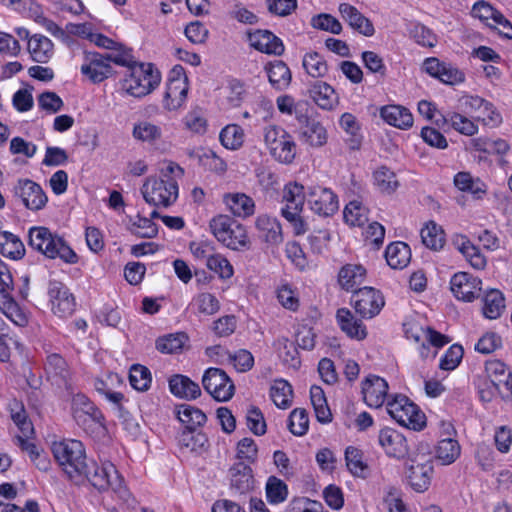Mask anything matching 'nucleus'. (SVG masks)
<instances>
[{
	"label": "nucleus",
	"mask_w": 512,
	"mask_h": 512,
	"mask_svg": "<svg viewBox=\"0 0 512 512\" xmlns=\"http://www.w3.org/2000/svg\"><path fill=\"white\" fill-rule=\"evenodd\" d=\"M183 175L182 167L174 162H169L165 168L161 169L158 177H148L145 180L141 188L144 200L156 207L171 206L178 198V180Z\"/></svg>",
	"instance_id": "obj_1"
},
{
	"label": "nucleus",
	"mask_w": 512,
	"mask_h": 512,
	"mask_svg": "<svg viewBox=\"0 0 512 512\" xmlns=\"http://www.w3.org/2000/svg\"><path fill=\"white\" fill-rule=\"evenodd\" d=\"M53 456L61 470L76 485L83 484V476L88 464L83 443L75 439L54 442L51 447Z\"/></svg>",
	"instance_id": "obj_2"
},
{
	"label": "nucleus",
	"mask_w": 512,
	"mask_h": 512,
	"mask_svg": "<svg viewBox=\"0 0 512 512\" xmlns=\"http://www.w3.org/2000/svg\"><path fill=\"white\" fill-rule=\"evenodd\" d=\"M28 244L47 258H59L65 263L75 264L78 256L67 242L47 227L35 226L29 229Z\"/></svg>",
	"instance_id": "obj_3"
},
{
	"label": "nucleus",
	"mask_w": 512,
	"mask_h": 512,
	"mask_svg": "<svg viewBox=\"0 0 512 512\" xmlns=\"http://www.w3.org/2000/svg\"><path fill=\"white\" fill-rule=\"evenodd\" d=\"M84 474L83 484L87 481L99 491L111 489L121 500L128 502L130 492L113 463L105 461L98 465L91 460L86 465Z\"/></svg>",
	"instance_id": "obj_4"
},
{
	"label": "nucleus",
	"mask_w": 512,
	"mask_h": 512,
	"mask_svg": "<svg viewBox=\"0 0 512 512\" xmlns=\"http://www.w3.org/2000/svg\"><path fill=\"white\" fill-rule=\"evenodd\" d=\"M161 81L160 72L151 63H138L127 70L122 89L133 97H143L155 90Z\"/></svg>",
	"instance_id": "obj_5"
},
{
	"label": "nucleus",
	"mask_w": 512,
	"mask_h": 512,
	"mask_svg": "<svg viewBox=\"0 0 512 512\" xmlns=\"http://www.w3.org/2000/svg\"><path fill=\"white\" fill-rule=\"evenodd\" d=\"M263 138L270 155L282 164H291L296 156V143L282 127L268 125L263 130Z\"/></svg>",
	"instance_id": "obj_6"
},
{
	"label": "nucleus",
	"mask_w": 512,
	"mask_h": 512,
	"mask_svg": "<svg viewBox=\"0 0 512 512\" xmlns=\"http://www.w3.org/2000/svg\"><path fill=\"white\" fill-rule=\"evenodd\" d=\"M388 414L400 425L419 431L425 426V415L404 395H395L387 400Z\"/></svg>",
	"instance_id": "obj_7"
},
{
	"label": "nucleus",
	"mask_w": 512,
	"mask_h": 512,
	"mask_svg": "<svg viewBox=\"0 0 512 512\" xmlns=\"http://www.w3.org/2000/svg\"><path fill=\"white\" fill-rule=\"evenodd\" d=\"M210 229L217 240L228 248L238 250L247 244L245 228L226 215L214 217Z\"/></svg>",
	"instance_id": "obj_8"
},
{
	"label": "nucleus",
	"mask_w": 512,
	"mask_h": 512,
	"mask_svg": "<svg viewBox=\"0 0 512 512\" xmlns=\"http://www.w3.org/2000/svg\"><path fill=\"white\" fill-rule=\"evenodd\" d=\"M189 90L188 78L184 68L176 65L169 73L166 90L163 98V106L168 111H175L181 108L187 99Z\"/></svg>",
	"instance_id": "obj_9"
},
{
	"label": "nucleus",
	"mask_w": 512,
	"mask_h": 512,
	"mask_svg": "<svg viewBox=\"0 0 512 512\" xmlns=\"http://www.w3.org/2000/svg\"><path fill=\"white\" fill-rule=\"evenodd\" d=\"M202 385L208 394L220 402L230 400L235 391L234 383L227 373L215 367L205 370L202 376Z\"/></svg>",
	"instance_id": "obj_10"
},
{
	"label": "nucleus",
	"mask_w": 512,
	"mask_h": 512,
	"mask_svg": "<svg viewBox=\"0 0 512 512\" xmlns=\"http://www.w3.org/2000/svg\"><path fill=\"white\" fill-rule=\"evenodd\" d=\"M307 203L311 211L322 217H329L338 211L337 195L329 188L310 186L307 190Z\"/></svg>",
	"instance_id": "obj_11"
},
{
	"label": "nucleus",
	"mask_w": 512,
	"mask_h": 512,
	"mask_svg": "<svg viewBox=\"0 0 512 512\" xmlns=\"http://www.w3.org/2000/svg\"><path fill=\"white\" fill-rule=\"evenodd\" d=\"M47 294L52 312L60 318H66L75 310V298L69 288L62 282L50 280Z\"/></svg>",
	"instance_id": "obj_12"
},
{
	"label": "nucleus",
	"mask_w": 512,
	"mask_h": 512,
	"mask_svg": "<svg viewBox=\"0 0 512 512\" xmlns=\"http://www.w3.org/2000/svg\"><path fill=\"white\" fill-rule=\"evenodd\" d=\"M355 311L365 319L378 315L384 307V297L380 291L372 287H363L356 290L352 296Z\"/></svg>",
	"instance_id": "obj_13"
},
{
	"label": "nucleus",
	"mask_w": 512,
	"mask_h": 512,
	"mask_svg": "<svg viewBox=\"0 0 512 512\" xmlns=\"http://www.w3.org/2000/svg\"><path fill=\"white\" fill-rule=\"evenodd\" d=\"M13 193L31 211L43 209L48 201L42 187L30 179H19L14 185Z\"/></svg>",
	"instance_id": "obj_14"
},
{
	"label": "nucleus",
	"mask_w": 512,
	"mask_h": 512,
	"mask_svg": "<svg viewBox=\"0 0 512 512\" xmlns=\"http://www.w3.org/2000/svg\"><path fill=\"white\" fill-rule=\"evenodd\" d=\"M71 411L73 419L81 427H86L89 421L104 426V415L85 394L77 393L72 397Z\"/></svg>",
	"instance_id": "obj_15"
},
{
	"label": "nucleus",
	"mask_w": 512,
	"mask_h": 512,
	"mask_svg": "<svg viewBox=\"0 0 512 512\" xmlns=\"http://www.w3.org/2000/svg\"><path fill=\"white\" fill-rule=\"evenodd\" d=\"M81 73L93 83H100L112 75L113 68L106 55L87 52L81 65Z\"/></svg>",
	"instance_id": "obj_16"
},
{
	"label": "nucleus",
	"mask_w": 512,
	"mask_h": 512,
	"mask_svg": "<svg viewBox=\"0 0 512 512\" xmlns=\"http://www.w3.org/2000/svg\"><path fill=\"white\" fill-rule=\"evenodd\" d=\"M423 70L430 76L448 85H456L465 80V74L457 67L449 63L440 62L434 57L427 58L424 61Z\"/></svg>",
	"instance_id": "obj_17"
},
{
	"label": "nucleus",
	"mask_w": 512,
	"mask_h": 512,
	"mask_svg": "<svg viewBox=\"0 0 512 512\" xmlns=\"http://www.w3.org/2000/svg\"><path fill=\"white\" fill-rule=\"evenodd\" d=\"M453 295L462 301L471 302L478 297L481 280L467 272H458L450 281Z\"/></svg>",
	"instance_id": "obj_18"
},
{
	"label": "nucleus",
	"mask_w": 512,
	"mask_h": 512,
	"mask_svg": "<svg viewBox=\"0 0 512 512\" xmlns=\"http://www.w3.org/2000/svg\"><path fill=\"white\" fill-rule=\"evenodd\" d=\"M378 442L389 457L403 459L409 453L407 437L395 429L380 430Z\"/></svg>",
	"instance_id": "obj_19"
},
{
	"label": "nucleus",
	"mask_w": 512,
	"mask_h": 512,
	"mask_svg": "<svg viewBox=\"0 0 512 512\" xmlns=\"http://www.w3.org/2000/svg\"><path fill=\"white\" fill-rule=\"evenodd\" d=\"M230 490L235 496L249 493L255 484L252 468L244 463L237 462L229 469Z\"/></svg>",
	"instance_id": "obj_20"
},
{
	"label": "nucleus",
	"mask_w": 512,
	"mask_h": 512,
	"mask_svg": "<svg viewBox=\"0 0 512 512\" xmlns=\"http://www.w3.org/2000/svg\"><path fill=\"white\" fill-rule=\"evenodd\" d=\"M387 393L388 383L379 376L369 375L362 382L363 399L369 407H381L389 399Z\"/></svg>",
	"instance_id": "obj_21"
},
{
	"label": "nucleus",
	"mask_w": 512,
	"mask_h": 512,
	"mask_svg": "<svg viewBox=\"0 0 512 512\" xmlns=\"http://www.w3.org/2000/svg\"><path fill=\"white\" fill-rule=\"evenodd\" d=\"M248 41L254 49L262 53L281 55L284 52L282 40L266 29H257L249 32Z\"/></svg>",
	"instance_id": "obj_22"
},
{
	"label": "nucleus",
	"mask_w": 512,
	"mask_h": 512,
	"mask_svg": "<svg viewBox=\"0 0 512 512\" xmlns=\"http://www.w3.org/2000/svg\"><path fill=\"white\" fill-rule=\"evenodd\" d=\"M433 473L431 461L425 462L412 461L408 467L406 476L409 484L416 492H424L428 489Z\"/></svg>",
	"instance_id": "obj_23"
},
{
	"label": "nucleus",
	"mask_w": 512,
	"mask_h": 512,
	"mask_svg": "<svg viewBox=\"0 0 512 512\" xmlns=\"http://www.w3.org/2000/svg\"><path fill=\"white\" fill-rule=\"evenodd\" d=\"M339 12L344 21H346L351 28L360 34L370 37L374 34L375 29L372 22L366 18L356 7L342 3L339 5Z\"/></svg>",
	"instance_id": "obj_24"
},
{
	"label": "nucleus",
	"mask_w": 512,
	"mask_h": 512,
	"mask_svg": "<svg viewBox=\"0 0 512 512\" xmlns=\"http://www.w3.org/2000/svg\"><path fill=\"white\" fill-rule=\"evenodd\" d=\"M259 237L269 245L278 246L283 242L282 226L280 222L266 214L259 215L255 222Z\"/></svg>",
	"instance_id": "obj_25"
},
{
	"label": "nucleus",
	"mask_w": 512,
	"mask_h": 512,
	"mask_svg": "<svg viewBox=\"0 0 512 512\" xmlns=\"http://www.w3.org/2000/svg\"><path fill=\"white\" fill-rule=\"evenodd\" d=\"M485 371L488 381L504 389L505 395L512 394V372L504 362L489 360L485 363Z\"/></svg>",
	"instance_id": "obj_26"
},
{
	"label": "nucleus",
	"mask_w": 512,
	"mask_h": 512,
	"mask_svg": "<svg viewBox=\"0 0 512 512\" xmlns=\"http://www.w3.org/2000/svg\"><path fill=\"white\" fill-rule=\"evenodd\" d=\"M170 392L181 399L193 400L201 395L198 383L182 374H175L168 381Z\"/></svg>",
	"instance_id": "obj_27"
},
{
	"label": "nucleus",
	"mask_w": 512,
	"mask_h": 512,
	"mask_svg": "<svg viewBox=\"0 0 512 512\" xmlns=\"http://www.w3.org/2000/svg\"><path fill=\"white\" fill-rule=\"evenodd\" d=\"M336 319L341 330L351 339L363 340L367 336L366 327L347 308L337 310Z\"/></svg>",
	"instance_id": "obj_28"
},
{
	"label": "nucleus",
	"mask_w": 512,
	"mask_h": 512,
	"mask_svg": "<svg viewBox=\"0 0 512 512\" xmlns=\"http://www.w3.org/2000/svg\"><path fill=\"white\" fill-rule=\"evenodd\" d=\"M380 116L387 124L399 129H408L413 125L411 112L400 105H387L382 107Z\"/></svg>",
	"instance_id": "obj_29"
},
{
	"label": "nucleus",
	"mask_w": 512,
	"mask_h": 512,
	"mask_svg": "<svg viewBox=\"0 0 512 512\" xmlns=\"http://www.w3.org/2000/svg\"><path fill=\"white\" fill-rule=\"evenodd\" d=\"M175 415L190 432H193L198 427L204 425L207 420V417L202 410L186 403L175 407Z\"/></svg>",
	"instance_id": "obj_30"
},
{
	"label": "nucleus",
	"mask_w": 512,
	"mask_h": 512,
	"mask_svg": "<svg viewBox=\"0 0 512 512\" xmlns=\"http://www.w3.org/2000/svg\"><path fill=\"white\" fill-rule=\"evenodd\" d=\"M7 409L10 413L11 420L18 427L21 434L25 437H30L34 433V428L31 420L28 418L23 402L12 398L7 404Z\"/></svg>",
	"instance_id": "obj_31"
},
{
	"label": "nucleus",
	"mask_w": 512,
	"mask_h": 512,
	"mask_svg": "<svg viewBox=\"0 0 512 512\" xmlns=\"http://www.w3.org/2000/svg\"><path fill=\"white\" fill-rule=\"evenodd\" d=\"M270 84L277 90L286 89L291 82L292 75L289 67L281 60H275L265 66Z\"/></svg>",
	"instance_id": "obj_32"
},
{
	"label": "nucleus",
	"mask_w": 512,
	"mask_h": 512,
	"mask_svg": "<svg viewBox=\"0 0 512 512\" xmlns=\"http://www.w3.org/2000/svg\"><path fill=\"white\" fill-rule=\"evenodd\" d=\"M385 258L391 268L403 269L411 260L410 247L402 241L393 242L387 246Z\"/></svg>",
	"instance_id": "obj_33"
},
{
	"label": "nucleus",
	"mask_w": 512,
	"mask_h": 512,
	"mask_svg": "<svg viewBox=\"0 0 512 512\" xmlns=\"http://www.w3.org/2000/svg\"><path fill=\"white\" fill-rule=\"evenodd\" d=\"M28 51L33 61L46 63L53 55V43L44 35L34 34L29 38Z\"/></svg>",
	"instance_id": "obj_34"
},
{
	"label": "nucleus",
	"mask_w": 512,
	"mask_h": 512,
	"mask_svg": "<svg viewBox=\"0 0 512 512\" xmlns=\"http://www.w3.org/2000/svg\"><path fill=\"white\" fill-rule=\"evenodd\" d=\"M224 203L235 216L246 218L254 214L255 203L244 193L226 194Z\"/></svg>",
	"instance_id": "obj_35"
},
{
	"label": "nucleus",
	"mask_w": 512,
	"mask_h": 512,
	"mask_svg": "<svg viewBox=\"0 0 512 512\" xmlns=\"http://www.w3.org/2000/svg\"><path fill=\"white\" fill-rule=\"evenodd\" d=\"M309 95L322 109L330 110L337 103V96L332 86L326 82L316 81L309 89Z\"/></svg>",
	"instance_id": "obj_36"
},
{
	"label": "nucleus",
	"mask_w": 512,
	"mask_h": 512,
	"mask_svg": "<svg viewBox=\"0 0 512 512\" xmlns=\"http://www.w3.org/2000/svg\"><path fill=\"white\" fill-rule=\"evenodd\" d=\"M298 135L303 143L312 147H321L327 142V131L316 119L299 128Z\"/></svg>",
	"instance_id": "obj_37"
},
{
	"label": "nucleus",
	"mask_w": 512,
	"mask_h": 512,
	"mask_svg": "<svg viewBox=\"0 0 512 512\" xmlns=\"http://www.w3.org/2000/svg\"><path fill=\"white\" fill-rule=\"evenodd\" d=\"M366 276V269L362 265L346 264L338 274L339 285L349 291L361 285Z\"/></svg>",
	"instance_id": "obj_38"
},
{
	"label": "nucleus",
	"mask_w": 512,
	"mask_h": 512,
	"mask_svg": "<svg viewBox=\"0 0 512 512\" xmlns=\"http://www.w3.org/2000/svg\"><path fill=\"white\" fill-rule=\"evenodd\" d=\"M0 253L4 257L18 260L25 255V246L17 235L0 231Z\"/></svg>",
	"instance_id": "obj_39"
},
{
	"label": "nucleus",
	"mask_w": 512,
	"mask_h": 512,
	"mask_svg": "<svg viewBox=\"0 0 512 512\" xmlns=\"http://www.w3.org/2000/svg\"><path fill=\"white\" fill-rule=\"evenodd\" d=\"M454 244L473 268L483 269L486 266L485 257L467 237H458Z\"/></svg>",
	"instance_id": "obj_40"
},
{
	"label": "nucleus",
	"mask_w": 512,
	"mask_h": 512,
	"mask_svg": "<svg viewBox=\"0 0 512 512\" xmlns=\"http://www.w3.org/2000/svg\"><path fill=\"white\" fill-rule=\"evenodd\" d=\"M461 447L454 438L447 437L438 441L435 456L442 465L454 463L460 456Z\"/></svg>",
	"instance_id": "obj_41"
},
{
	"label": "nucleus",
	"mask_w": 512,
	"mask_h": 512,
	"mask_svg": "<svg viewBox=\"0 0 512 512\" xmlns=\"http://www.w3.org/2000/svg\"><path fill=\"white\" fill-rule=\"evenodd\" d=\"M482 312L488 319H497L505 309V299L501 291L491 289L483 297Z\"/></svg>",
	"instance_id": "obj_42"
},
{
	"label": "nucleus",
	"mask_w": 512,
	"mask_h": 512,
	"mask_svg": "<svg viewBox=\"0 0 512 512\" xmlns=\"http://www.w3.org/2000/svg\"><path fill=\"white\" fill-rule=\"evenodd\" d=\"M270 398L278 408H289L293 398L292 386L284 379L275 380L270 388Z\"/></svg>",
	"instance_id": "obj_43"
},
{
	"label": "nucleus",
	"mask_w": 512,
	"mask_h": 512,
	"mask_svg": "<svg viewBox=\"0 0 512 512\" xmlns=\"http://www.w3.org/2000/svg\"><path fill=\"white\" fill-rule=\"evenodd\" d=\"M422 243L431 250H440L445 244V233L441 226L430 221L420 231Z\"/></svg>",
	"instance_id": "obj_44"
},
{
	"label": "nucleus",
	"mask_w": 512,
	"mask_h": 512,
	"mask_svg": "<svg viewBox=\"0 0 512 512\" xmlns=\"http://www.w3.org/2000/svg\"><path fill=\"white\" fill-rule=\"evenodd\" d=\"M443 121L455 131L466 136H472L478 132V126L474 121L457 112H447L443 115Z\"/></svg>",
	"instance_id": "obj_45"
},
{
	"label": "nucleus",
	"mask_w": 512,
	"mask_h": 512,
	"mask_svg": "<svg viewBox=\"0 0 512 512\" xmlns=\"http://www.w3.org/2000/svg\"><path fill=\"white\" fill-rule=\"evenodd\" d=\"M310 398L317 420L321 423H329L332 420V414L327 405L323 389L320 386L313 385L310 388Z\"/></svg>",
	"instance_id": "obj_46"
},
{
	"label": "nucleus",
	"mask_w": 512,
	"mask_h": 512,
	"mask_svg": "<svg viewBox=\"0 0 512 512\" xmlns=\"http://www.w3.org/2000/svg\"><path fill=\"white\" fill-rule=\"evenodd\" d=\"M0 310L15 325L25 327L28 324V315L11 295L0 301Z\"/></svg>",
	"instance_id": "obj_47"
},
{
	"label": "nucleus",
	"mask_w": 512,
	"mask_h": 512,
	"mask_svg": "<svg viewBox=\"0 0 512 512\" xmlns=\"http://www.w3.org/2000/svg\"><path fill=\"white\" fill-rule=\"evenodd\" d=\"M344 220L351 226H363L368 221V211L360 201H350L344 208Z\"/></svg>",
	"instance_id": "obj_48"
},
{
	"label": "nucleus",
	"mask_w": 512,
	"mask_h": 512,
	"mask_svg": "<svg viewBox=\"0 0 512 512\" xmlns=\"http://www.w3.org/2000/svg\"><path fill=\"white\" fill-rule=\"evenodd\" d=\"M46 373L60 380L65 381L69 377V367L66 360L58 353H51L45 362Z\"/></svg>",
	"instance_id": "obj_49"
},
{
	"label": "nucleus",
	"mask_w": 512,
	"mask_h": 512,
	"mask_svg": "<svg viewBox=\"0 0 512 512\" xmlns=\"http://www.w3.org/2000/svg\"><path fill=\"white\" fill-rule=\"evenodd\" d=\"M302 65L305 71L314 78L324 77L328 72V65L317 52L306 53Z\"/></svg>",
	"instance_id": "obj_50"
},
{
	"label": "nucleus",
	"mask_w": 512,
	"mask_h": 512,
	"mask_svg": "<svg viewBox=\"0 0 512 512\" xmlns=\"http://www.w3.org/2000/svg\"><path fill=\"white\" fill-rule=\"evenodd\" d=\"M133 137L143 142L154 143L161 139L162 129L149 121H141L134 125Z\"/></svg>",
	"instance_id": "obj_51"
},
{
	"label": "nucleus",
	"mask_w": 512,
	"mask_h": 512,
	"mask_svg": "<svg viewBox=\"0 0 512 512\" xmlns=\"http://www.w3.org/2000/svg\"><path fill=\"white\" fill-rule=\"evenodd\" d=\"M221 144L231 150L240 148L244 141L243 129L236 124H230L224 127L219 135Z\"/></svg>",
	"instance_id": "obj_52"
},
{
	"label": "nucleus",
	"mask_w": 512,
	"mask_h": 512,
	"mask_svg": "<svg viewBox=\"0 0 512 512\" xmlns=\"http://www.w3.org/2000/svg\"><path fill=\"white\" fill-rule=\"evenodd\" d=\"M341 128L351 136L349 139V146L351 149H359L361 145L362 136L360 135V126L356 117L351 113H344L340 117Z\"/></svg>",
	"instance_id": "obj_53"
},
{
	"label": "nucleus",
	"mask_w": 512,
	"mask_h": 512,
	"mask_svg": "<svg viewBox=\"0 0 512 512\" xmlns=\"http://www.w3.org/2000/svg\"><path fill=\"white\" fill-rule=\"evenodd\" d=\"M288 488L284 481L276 476H270L266 483V497L269 503L279 504L286 500Z\"/></svg>",
	"instance_id": "obj_54"
},
{
	"label": "nucleus",
	"mask_w": 512,
	"mask_h": 512,
	"mask_svg": "<svg viewBox=\"0 0 512 512\" xmlns=\"http://www.w3.org/2000/svg\"><path fill=\"white\" fill-rule=\"evenodd\" d=\"M150 370L140 364H134L129 372L130 385L137 391H146L151 385Z\"/></svg>",
	"instance_id": "obj_55"
},
{
	"label": "nucleus",
	"mask_w": 512,
	"mask_h": 512,
	"mask_svg": "<svg viewBox=\"0 0 512 512\" xmlns=\"http://www.w3.org/2000/svg\"><path fill=\"white\" fill-rule=\"evenodd\" d=\"M282 197L286 205L303 207L305 200H307V191H305V187L302 184L296 181L289 182L283 188Z\"/></svg>",
	"instance_id": "obj_56"
},
{
	"label": "nucleus",
	"mask_w": 512,
	"mask_h": 512,
	"mask_svg": "<svg viewBox=\"0 0 512 512\" xmlns=\"http://www.w3.org/2000/svg\"><path fill=\"white\" fill-rule=\"evenodd\" d=\"M187 336L185 333L169 334L156 341V349L161 353L174 354L182 350Z\"/></svg>",
	"instance_id": "obj_57"
},
{
	"label": "nucleus",
	"mask_w": 512,
	"mask_h": 512,
	"mask_svg": "<svg viewBox=\"0 0 512 512\" xmlns=\"http://www.w3.org/2000/svg\"><path fill=\"white\" fill-rule=\"evenodd\" d=\"M345 460L348 470L357 477H364L367 470V464L363 462L362 452L353 447L349 446L345 450Z\"/></svg>",
	"instance_id": "obj_58"
},
{
	"label": "nucleus",
	"mask_w": 512,
	"mask_h": 512,
	"mask_svg": "<svg viewBox=\"0 0 512 512\" xmlns=\"http://www.w3.org/2000/svg\"><path fill=\"white\" fill-rule=\"evenodd\" d=\"M375 185L381 192L392 193L398 187V181L393 171L387 167H381L374 172Z\"/></svg>",
	"instance_id": "obj_59"
},
{
	"label": "nucleus",
	"mask_w": 512,
	"mask_h": 512,
	"mask_svg": "<svg viewBox=\"0 0 512 512\" xmlns=\"http://www.w3.org/2000/svg\"><path fill=\"white\" fill-rule=\"evenodd\" d=\"M309 428V418L305 409L296 408L290 415L288 420V429L296 436H303Z\"/></svg>",
	"instance_id": "obj_60"
},
{
	"label": "nucleus",
	"mask_w": 512,
	"mask_h": 512,
	"mask_svg": "<svg viewBox=\"0 0 512 512\" xmlns=\"http://www.w3.org/2000/svg\"><path fill=\"white\" fill-rule=\"evenodd\" d=\"M454 184L459 190L470 192L477 199L481 198L485 193L482 185L479 182H475L472 176L466 172L456 174Z\"/></svg>",
	"instance_id": "obj_61"
},
{
	"label": "nucleus",
	"mask_w": 512,
	"mask_h": 512,
	"mask_svg": "<svg viewBox=\"0 0 512 512\" xmlns=\"http://www.w3.org/2000/svg\"><path fill=\"white\" fill-rule=\"evenodd\" d=\"M130 231L132 234L141 238H153L158 233V227L150 218L138 215L136 220L131 224Z\"/></svg>",
	"instance_id": "obj_62"
},
{
	"label": "nucleus",
	"mask_w": 512,
	"mask_h": 512,
	"mask_svg": "<svg viewBox=\"0 0 512 512\" xmlns=\"http://www.w3.org/2000/svg\"><path fill=\"white\" fill-rule=\"evenodd\" d=\"M311 25L315 29L330 32L332 34H340L342 31L341 23L334 16L326 13L313 16L311 19Z\"/></svg>",
	"instance_id": "obj_63"
},
{
	"label": "nucleus",
	"mask_w": 512,
	"mask_h": 512,
	"mask_svg": "<svg viewBox=\"0 0 512 512\" xmlns=\"http://www.w3.org/2000/svg\"><path fill=\"white\" fill-rule=\"evenodd\" d=\"M206 266L209 270L218 274V276L222 279H228L233 276V267L230 262L220 254H214L208 262Z\"/></svg>",
	"instance_id": "obj_64"
}]
</instances>
